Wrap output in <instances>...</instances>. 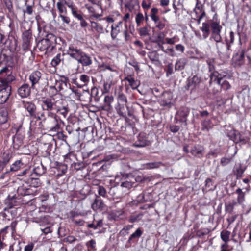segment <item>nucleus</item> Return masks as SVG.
I'll return each instance as SVG.
<instances>
[{
	"label": "nucleus",
	"mask_w": 251,
	"mask_h": 251,
	"mask_svg": "<svg viewBox=\"0 0 251 251\" xmlns=\"http://www.w3.org/2000/svg\"><path fill=\"white\" fill-rule=\"evenodd\" d=\"M15 80V76L7 67L0 71V104L6 102L11 91L10 83Z\"/></svg>",
	"instance_id": "1"
},
{
	"label": "nucleus",
	"mask_w": 251,
	"mask_h": 251,
	"mask_svg": "<svg viewBox=\"0 0 251 251\" xmlns=\"http://www.w3.org/2000/svg\"><path fill=\"white\" fill-rule=\"evenodd\" d=\"M44 126L50 131L57 132L60 128L61 124H64L63 121L56 113L49 112L46 117L42 120Z\"/></svg>",
	"instance_id": "2"
},
{
	"label": "nucleus",
	"mask_w": 251,
	"mask_h": 251,
	"mask_svg": "<svg viewBox=\"0 0 251 251\" xmlns=\"http://www.w3.org/2000/svg\"><path fill=\"white\" fill-rule=\"evenodd\" d=\"M63 102L62 99L57 97H50L47 98L42 101V107L44 110H47L49 112L56 110L59 104H62Z\"/></svg>",
	"instance_id": "3"
},
{
	"label": "nucleus",
	"mask_w": 251,
	"mask_h": 251,
	"mask_svg": "<svg viewBox=\"0 0 251 251\" xmlns=\"http://www.w3.org/2000/svg\"><path fill=\"white\" fill-rule=\"evenodd\" d=\"M56 37L52 33H49L46 38L41 40L37 44V47L41 51H45L50 48L52 50L54 47Z\"/></svg>",
	"instance_id": "4"
},
{
	"label": "nucleus",
	"mask_w": 251,
	"mask_h": 251,
	"mask_svg": "<svg viewBox=\"0 0 251 251\" xmlns=\"http://www.w3.org/2000/svg\"><path fill=\"white\" fill-rule=\"evenodd\" d=\"M217 73H211L210 74L211 80L213 79L214 81H216L217 83L221 86L222 89L224 90H228L231 88V85L229 83L225 80H223L222 77L219 75H216Z\"/></svg>",
	"instance_id": "5"
},
{
	"label": "nucleus",
	"mask_w": 251,
	"mask_h": 251,
	"mask_svg": "<svg viewBox=\"0 0 251 251\" xmlns=\"http://www.w3.org/2000/svg\"><path fill=\"white\" fill-rule=\"evenodd\" d=\"M32 39V32L30 29L25 31L22 35V48L24 50H27L30 47V42Z\"/></svg>",
	"instance_id": "6"
},
{
	"label": "nucleus",
	"mask_w": 251,
	"mask_h": 251,
	"mask_svg": "<svg viewBox=\"0 0 251 251\" xmlns=\"http://www.w3.org/2000/svg\"><path fill=\"white\" fill-rule=\"evenodd\" d=\"M245 50H239L232 57V62L235 67L241 66L244 63Z\"/></svg>",
	"instance_id": "7"
},
{
	"label": "nucleus",
	"mask_w": 251,
	"mask_h": 251,
	"mask_svg": "<svg viewBox=\"0 0 251 251\" xmlns=\"http://www.w3.org/2000/svg\"><path fill=\"white\" fill-rule=\"evenodd\" d=\"M83 53V52L81 49H78L74 45H70L67 50V54L77 61L81 56Z\"/></svg>",
	"instance_id": "8"
},
{
	"label": "nucleus",
	"mask_w": 251,
	"mask_h": 251,
	"mask_svg": "<svg viewBox=\"0 0 251 251\" xmlns=\"http://www.w3.org/2000/svg\"><path fill=\"white\" fill-rule=\"evenodd\" d=\"M72 1L70 0H58V1L56 3V7L58 11L60 14H66L67 13V10L66 6H67L69 8Z\"/></svg>",
	"instance_id": "9"
},
{
	"label": "nucleus",
	"mask_w": 251,
	"mask_h": 251,
	"mask_svg": "<svg viewBox=\"0 0 251 251\" xmlns=\"http://www.w3.org/2000/svg\"><path fill=\"white\" fill-rule=\"evenodd\" d=\"M31 93V88L29 84L24 83L18 89V94L22 98L28 97Z\"/></svg>",
	"instance_id": "10"
},
{
	"label": "nucleus",
	"mask_w": 251,
	"mask_h": 251,
	"mask_svg": "<svg viewBox=\"0 0 251 251\" xmlns=\"http://www.w3.org/2000/svg\"><path fill=\"white\" fill-rule=\"evenodd\" d=\"M42 74L39 71H35L31 73L29 76V79L31 83V87L34 88L35 85L39 83L42 78Z\"/></svg>",
	"instance_id": "11"
},
{
	"label": "nucleus",
	"mask_w": 251,
	"mask_h": 251,
	"mask_svg": "<svg viewBox=\"0 0 251 251\" xmlns=\"http://www.w3.org/2000/svg\"><path fill=\"white\" fill-rule=\"evenodd\" d=\"M23 107L29 113L30 117H35L36 115V106L31 102L23 101Z\"/></svg>",
	"instance_id": "12"
},
{
	"label": "nucleus",
	"mask_w": 251,
	"mask_h": 251,
	"mask_svg": "<svg viewBox=\"0 0 251 251\" xmlns=\"http://www.w3.org/2000/svg\"><path fill=\"white\" fill-rule=\"evenodd\" d=\"M114 101V97L112 95H105L104 99V104L102 109L109 111L112 110V103Z\"/></svg>",
	"instance_id": "13"
},
{
	"label": "nucleus",
	"mask_w": 251,
	"mask_h": 251,
	"mask_svg": "<svg viewBox=\"0 0 251 251\" xmlns=\"http://www.w3.org/2000/svg\"><path fill=\"white\" fill-rule=\"evenodd\" d=\"M89 81V76L86 75H82L79 76V79L75 80V84L78 87L82 88L85 86H86Z\"/></svg>",
	"instance_id": "14"
},
{
	"label": "nucleus",
	"mask_w": 251,
	"mask_h": 251,
	"mask_svg": "<svg viewBox=\"0 0 251 251\" xmlns=\"http://www.w3.org/2000/svg\"><path fill=\"white\" fill-rule=\"evenodd\" d=\"M189 114V109L188 107H183L177 112V116L180 118L181 122H186L187 117Z\"/></svg>",
	"instance_id": "15"
},
{
	"label": "nucleus",
	"mask_w": 251,
	"mask_h": 251,
	"mask_svg": "<svg viewBox=\"0 0 251 251\" xmlns=\"http://www.w3.org/2000/svg\"><path fill=\"white\" fill-rule=\"evenodd\" d=\"M190 152L194 156L201 158L203 156V149L200 145L195 146L191 148Z\"/></svg>",
	"instance_id": "16"
},
{
	"label": "nucleus",
	"mask_w": 251,
	"mask_h": 251,
	"mask_svg": "<svg viewBox=\"0 0 251 251\" xmlns=\"http://www.w3.org/2000/svg\"><path fill=\"white\" fill-rule=\"evenodd\" d=\"M128 107L126 105V103H117V104L115 107L117 113L123 117H125L126 116V109Z\"/></svg>",
	"instance_id": "17"
},
{
	"label": "nucleus",
	"mask_w": 251,
	"mask_h": 251,
	"mask_svg": "<svg viewBox=\"0 0 251 251\" xmlns=\"http://www.w3.org/2000/svg\"><path fill=\"white\" fill-rule=\"evenodd\" d=\"M105 205L101 200L96 199L93 203L91 204V208L94 211L102 210L103 209Z\"/></svg>",
	"instance_id": "18"
},
{
	"label": "nucleus",
	"mask_w": 251,
	"mask_h": 251,
	"mask_svg": "<svg viewBox=\"0 0 251 251\" xmlns=\"http://www.w3.org/2000/svg\"><path fill=\"white\" fill-rule=\"evenodd\" d=\"M78 62L81 63L82 66H87L92 64V60L90 57L83 52L81 56L77 60Z\"/></svg>",
	"instance_id": "19"
},
{
	"label": "nucleus",
	"mask_w": 251,
	"mask_h": 251,
	"mask_svg": "<svg viewBox=\"0 0 251 251\" xmlns=\"http://www.w3.org/2000/svg\"><path fill=\"white\" fill-rule=\"evenodd\" d=\"M201 81V80L200 77L197 75H194L189 81L188 86L192 87V88H196L199 86Z\"/></svg>",
	"instance_id": "20"
},
{
	"label": "nucleus",
	"mask_w": 251,
	"mask_h": 251,
	"mask_svg": "<svg viewBox=\"0 0 251 251\" xmlns=\"http://www.w3.org/2000/svg\"><path fill=\"white\" fill-rule=\"evenodd\" d=\"M55 111H56L57 113L61 115L63 117L65 118L66 117L69 110L67 106L62 105V103L59 104L58 108H56Z\"/></svg>",
	"instance_id": "21"
},
{
	"label": "nucleus",
	"mask_w": 251,
	"mask_h": 251,
	"mask_svg": "<svg viewBox=\"0 0 251 251\" xmlns=\"http://www.w3.org/2000/svg\"><path fill=\"white\" fill-rule=\"evenodd\" d=\"M8 119V111L6 108L0 109V124L5 123Z\"/></svg>",
	"instance_id": "22"
},
{
	"label": "nucleus",
	"mask_w": 251,
	"mask_h": 251,
	"mask_svg": "<svg viewBox=\"0 0 251 251\" xmlns=\"http://www.w3.org/2000/svg\"><path fill=\"white\" fill-rule=\"evenodd\" d=\"M67 86L66 82L62 80H56L55 81V85L51 88H54L56 91H60L65 88Z\"/></svg>",
	"instance_id": "23"
},
{
	"label": "nucleus",
	"mask_w": 251,
	"mask_h": 251,
	"mask_svg": "<svg viewBox=\"0 0 251 251\" xmlns=\"http://www.w3.org/2000/svg\"><path fill=\"white\" fill-rule=\"evenodd\" d=\"M11 158L12 154L11 153L9 152H4L2 154L1 158L0 160V163L4 166L9 162Z\"/></svg>",
	"instance_id": "24"
},
{
	"label": "nucleus",
	"mask_w": 251,
	"mask_h": 251,
	"mask_svg": "<svg viewBox=\"0 0 251 251\" xmlns=\"http://www.w3.org/2000/svg\"><path fill=\"white\" fill-rule=\"evenodd\" d=\"M122 22L120 21L118 23V25H115V26L112 25L111 26V36L113 39H115L120 32V30L119 29V25H121Z\"/></svg>",
	"instance_id": "25"
},
{
	"label": "nucleus",
	"mask_w": 251,
	"mask_h": 251,
	"mask_svg": "<svg viewBox=\"0 0 251 251\" xmlns=\"http://www.w3.org/2000/svg\"><path fill=\"white\" fill-rule=\"evenodd\" d=\"M186 64V60L185 58H180L178 60L175 64V68L176 70H182L184 68Z\"/></svg>",
	"instance_id": "26"
},
{
	"label": "nucleus",
	"mask_w": 251,
	"mask_h": 251,
	"mask_svg": "<svg viewBox=\"0 0 251 251\" xmlns=\"http://www.w3.org/2000/svg\"><path fill=\"white\" fill-rule=\"evenodd\" d=\"M210 40H214L216 42V48L218 50H219L218 44L222 42V37L220 35V33H212L210 37Z\"/></svg>",
	"instance_id": "27"
},
{
	"label": "nucleus",
	"mask_w": 251,
	"mask_h": 251,
	"mask_svg": "<svg viewBox=\"0 0 251 251\" xmlns=\"http://www.w3.org/2000/svg\"><path fill=\"white\" fill-rule=\"evenodd\" d=\"M37 122V120H35L34 119H32L31 120L30 128L31 130L34 131L36 129H39L42 128L43 126L42 125V124H43L42 121H39V124L38 125L36 124Z\"/></svg>",
	"instance_id": "28"
},
{
	"label": "nucleus",
	"mask_w": 251,
	"mask_h": 251,
	"mask_svg": "<svg viewBox=\"0 0 251 251\" xmlns=\"http://www.w3.org/2000/svg\"><path fill=\"white\" fill-rule=\"evenodd\" d=\"M125 80L128 82L129 84L132 87V89H136L139 86V83L137 80H135V79L131 76H128L125 78Z\"/></svg>",
	"instance_id": "29"
},
{
	"label": "nucleus",
	"mask_w": 251,
	"mask_h": 251,
	"mask_svg": "<svg viewBox=\"0 0 251 251\" xmlns=\"http://www.w3.org/2000/svg\"><path fill=\"white\" fill-rule=\"evenodd\" d=\"M201 29L203 32L202 36L203 38H206L209 36L210 32L209 25L208 24L203 23Z\"/></svg>",
	"instance_id": "30"
},
{
	"label": "nucleus",
	"mask_w": 251,
	"mask_h": 251,
	"mask_svg": "<svg viewBox=\"0 0 251 251\" xmlns=\"http://www.w3.org/2000/svg\"><path fill=\"white\" fill-rule=\"evenodd\" d=\"M63 60V55L60 53L57 54L52 59L51 64L53 67L57 66Z\"/></svg>",
	"instance_id": "31"
},
{
	"label": "nucleus",
	"mask_w": 251,
	"mask_h": 251,
	"mask_svg": "<svg viewBox=\"0 0 251 251\" xmlns=\"http://www.w3.org/2000/svg\"><path fill=\"white\" fill-rule=\"evenodd\" d=\"M17 192L21 195H28L30 194L29 189L26 188L24 185H22L18 187Z\"/></svg>",
	"instance_id": "32"
},
{
	"label": "nucleus",
	"mask_w": 251,
	"mask_h": 251,
	"mask_svg": "<svg viewBox=\"0 0 251 251\" xmlns=\"http://www.w3.org/2000/svg\"><path fill=\"white\" fill-rule=\"evenodd\" d=\"M210 26L212 30V33H220L222 29V26L216 22H212Z\"/></svg>",
	"instance_id": "33"
},
{
	"label": "nucleus",
	"mask_w": 251,
	"mask_h": 251,
	"mask_svg": "<svg viewBox=\"0 0 251 251\" xmlns=\"http://www.w3.org/2000/svg\"><path fill=\"white\" fill-rule=\"evenodd\" d=\"M230 235V232L227 230H223L220 234L222 240L226 243L228 242Z\"/></svg>",
	"instance_id": "34"
},
{
	"label": "nucleus",
	"mask_w": 251,
	"mask_h": 251,
	"mask_svg": "<svg viewBox=\"0 0 251 251\" xmlns=\"http://www.w3.org/2000/svg\"><path fill=\"white\" fill-rule=\"evenodd\" d=\"M202 129L203 130H206L208 131L212 127L211 121L210 120H204L202 122Z\"/></svg>",
	"instance_id": "35"
},
{
	"label": "nucleus",
	"mask_w": 251,
	"mask_h": 251,
	"mask_svg": "<svg viewBox=\"0 0 251 251\" xmlns=\"http://www.w3.org/2000/svg\"><path fill=\"white\" fill-rule=\"evenodd\" d=\"M237 202L233 201L232 202L228 203L225 205V210L226 212L229 213H232L234 206L236 205Z\"/></svg>",
	"instance_id": "36"
},
{
	"label": "nucleus",
	"mask_w": 251,
	"mask_h": 251,
	"mask_svg": "<svg viewBox=\"0 0 251 251\" xmlns=\"http://www.w3.org/2000/svg\"><path fill=\"white\" fill-rule=\"evenodd\" d=\"M161 164V162H153L147 163L145 164V166L147 169H151L158 168Z\"/></svg>",
	"instance_id": "37"
},
{
	"label": "nucleus",
	"mask_w": 251,
	"mask_h": 251,
	"mask_svg": "<svg viewBox=\"0 0 251 251\" xmlns=\"http://www.w3.org/2000/svg\"><path fill=\"white\" fill-rule=\"evenodd\" d=\"M22 165L23 163L21 162V160H17L11 165L10 171H17L21 168Z\"/></svg>",
	"instance_id": "38"
},
{
	"label": "nucleus",
	"mask_w": 251,
	"mask_h": 251,
	"mask_svg": "<svg viewBox=\"0 0 251 251\" xmlns=\"http://www.w3.org/2000/svg\"><path fill=\"white\" fill-rule=\"evenodd\" d=\"M31 186L38 187L40 185V181L38 178H30L28 180Z\"/></svg>",
	"instance_id": "39"
},
{
	"label": "nucleus",
	"mask_w": 251,
	"mask_h": 251,
	"mask_svg": "<svg viewBox=\"0 0 251 251\" xmlns=\"http://www.w3.org/2000/svg\"><path fill=\"white\" fill-rule=\"evenodd\" d=\"M117 103H127V99L123 93H119L117 96Z\"/></svg>",
	"instance_id": "40"
},
{
	"label": "nucleus",
	"mask_w": 251,
	"mask_h": 251,
	"mask_svg": "<svg viewBox=\"0 0 251 251\" xmlns=\"http://www.w3.org/2000/svg\"><path fill=\"white\" fill-rule=\"evenodd\" d=\"M13 147L14 148L18 149L22 145V141L19 139L18 136H15L13 139Z\"/></svg>",
	"instance_id": "41"
},
{
	"label": "nucleus",
	"mask_w": 251,
	"mask_h": 251,
	"mask_svg": "<svg viewBox=\"0 0 251 251\" xmlns=\"http://www.w3.org/2000/svg\"><path fill=\"white\" fill-rule=\"evenodd\" d=\"M244 171L245 170L242 169L241 166H239L238 168H236L235 175L237 179H240L243 176Z\"/></svg>",
	"instance_id": "42"
},
{
	"label": "nucleus",
	"mask_w": 251,
	"mask_h": 251,
	"mask_svg": "<svg viewBox=\"0 0 251 251\" xmlns=\"http://www.w3.org/2000/svg\"><path fill=\"white\" fill-rule=\"evenodd\" d=\"M142 234V232L140 228H138L135 232L132 233L129 238V241L133 238H139Z\"/></svg>",
	"instance_id": "43"
},
{
	"label": "nucleus",
	"mask_w": 251,
	"mask_h": 251,
	"mask_svg": "<svg viewBox=\"0 0 251 251\" xmlns=\"http://www.w3.org/2000/svg\"><path fill=\"white\" fill-rule=\"evenodd\" d=\"M232 161V157H225L221 158L220 160V164L222 166H225L228 165Z\"/></svg>",
	"instance_id": "44"
},
{
	"label": "nucleus",
	"mask_w": 251,
	"mask_h": 251,
	"mask_svg": "<svg viewBox=\"0 0 251 251\" xmlns=\"http://www.w3.org/2000/svg\"><path fill=\"white\" fill-rule=\"evenodd\" d=\"M206 62L208 66L209 72L213 71L215 69V60L213 59H208L207 60Z\"/></svg>",
	"instance_id": "45"
},
{
	"label": "nucleus",
	"mask_w": 251,
	"mask_h": 251,
	"mask_svg": "<svg viewBox=\"0 0 251 251\" xmlns=\"http://www.w3.org/2000/svg\"><path fill=\"white\" fill-rule=\"evenodd\" d=\"M124 214V211L122 210L120 211H115L114 213H112L111 216V217L114 220H118L120 217L122 216Z\"/></svg>",
	"instance_id": "46"
},
{
	"label": "nucleus",
	"mask_w": 251,
	"mask_h": 251,
	"mask_svg": "<svg viewBox=\"0 0 251 251\" xmlns=\"http://www.w3.org/2000/svg\"><path fill=\"white\" fill-rule=\"evenodd\" d=\"M142 214H137L135 215H131L129 219V221L130 223H134L135 222L139 221L142 218Z\"/></svg>",
	"instance_id": "47"
},
{
	"label": "nucleus",
	"mask_w": 251,
	"mask_h": 251,
	"mask_svg": "<svg viewBox=\"0 0 251 251\" xmlns=\"http://www.w3.org/2000/svg\"><path fill=\"white\" fill-rule=\"evenodd\" d=\"M133 184H134V183L131 182L130 181L126 180L124 182H123L121 183V186L122 187L125 188L127 189H129L132 187Z\"/></svg>",
	"instance_id": "48"
},
{
	"label": "nucleus",
	"mask_w": 251,
	"mask_h": 251,
	"mask_svg": "<svg viewBox=\"0 0 251 251\" xmlns=\"http://www.w3.org/2000/svg\"><path fill=\"white\" fill-rule=\"evenodd\" d=\"M92 27L96 29V30L98 32H102L103 31V27L100 24L96 23V22H92Z\"/></svg>",
	"instance_id": "49"
},
{
	"label": "nucleus",
	"mask_w": 251,
	"mask_h": 251,
	"mask_svg": "<svg viewBox=\"0 0 251 251\" xmlns=\"http://www.w3.org/2000/svg\"><path fill=\"white\" fill-rule=\"evenodd\" d=\"M200 10V12H201V15L198 17V19H197V22H198V24H200L201 22V19L203 18V17L205 15V13L204 11L203 10H201V9H200V7H196L194 10L196 12V13H197V11L196 10Z\"/></svg>",
	"instance_id": "50"
},
{
	"label": "nucleus",
	"mask_w": 251,
	"mask_h": 251,
	"mask_svg": "<svg viewBox=\"0 0 251 251\" xmlns=\"http://www.w3.org/2000/svg\"><path fill=\"white\" fill-rule=\"evenodd\" d=\"M144 20V16L143 14L141 13H138L136 16L135 18L136 23L138 26L140 25V24Z\"/></svg>",
	"instance_id": "51"
},
{
	"label": "nucleus",
	"mask_w": 251,
	"mask_h": 251,
	"mask_svg": "<svg viewBox=\"0 0 251 251\" xmlns=\"http://www.w3.org/2000/svg\"><path fill=\"white\" fill-rule=\"evenodd\" d=\"M139 32L142 36H147L149 35V30L147 27L140 28L139 30Z\"/></svg>",
	"instance_id": "52"
},
{
	"label": "nucleus",
	"mask_w": 251,
	"mask_h": 251,
	"mask_svg": "<svg viewBox=\"0 0 251 251\" xmlns=\"http://www.w3.org/2000/svg\"><path fill=\"white\" fill-rule=\"evenodd\" d=\"M59 17L61 18L62 21L63 22V23H65L67 25H69L70 23V19L69 17L68 16H66L64 14H60L59 15Z\"/></svg>",
	"instance_id": "53"
},
{
	"label": "nucleus",
	"mask_w": 251,
	"mask_h": 251,
	"mask_svg": "<svg viewBox=\"0 0 251 251\" xmlns=\"http://www.w3.org/2000/svg\"><path fill=\"white\" fill-rule=\"evenodd\" d=\"M111 85L107 82H104L103 88L102 90V94L108 93L110 89Z\"/></svg>",
	"instance_id": "54"
},
{
	"label": "nucleus",
	"mask_w": 251,
	"mask_h": 251,
	"mask_svg": "<svg viewBox=\"0 0 251 251\" xmlns=\"http://www.w3.org/2000/svg\"><path fill=\"white\" fill-rule=\"evenodd\" d=\"M147 145V141L146 140H139L138 142L134 144V146L137 147H145Z\"/></svg>",
	"instance_id": "55"
},
{
	"label": "nucleus",
	"mask_w": 251,
	"mask_h": 251,
	"mask_svg": "<svg viewBox=\"0 0 251 251\" xmlns=\"http://www.w3.org/2000/svg\"><path fill=\"white\" fill-rule=\"evenodd\" d=\"M98 194L102 197H105L106 190L103 186H99L98 187Z\"/></svg>",
	"instance_id": "56"
},
{
	"label": "nucleus",
	"mask_w": 251,
	"mask_h": 251,
	"mask_svg": "<svg viewBox=\"0 0 251 251\" xmlns=\"http://www.w3.org/2000/svg\"><path fill=\"white\" fill-rule=\"evenodd\" d=\"M69 8L71 9L73 15L75 17L78 13L76 11V8L73 2H72L71 5H70Z\"/></svg>",
	"instance_id": "57"
},
{
	"label": "nucleus",
	"mask_w": 251,
	"mask_h": 251,
	"mask_svg": "<svg viewBox=\"0 0 251 251\" xmlns=\"http://www.w3.org/2000/svg\"><path fill=\"white\" fill-rule=\"evenodd\" d=\"M7 204L9 208H11L16 205V201L14 198H12L11 200L7 201Z\"/></svg>",
	"instance_id": "58"
},
{
	"label": "nucleus",
	"mask_w": 251,
	"mask_h": 251,
	"mask_svg": "<svg viewBox=\"0 0 251 251\" xmlns=\"http://www.w3.org/2000/svg\"><path fill=\"white\" fill-rule=\"evenodd\" d=\"M237 200L239 204H242L245 201V193L238 195Z\"/></svg>",
	"instance_id": "59"
},
{
	"label": "nucleus",
	"mask_w": 251,
	"mask_h": 251,
	"mask_svg": "<svg viewBox=\"0 0 251 251\" xmlns=\"http://www.w3.org/2000/svg\"><path fill=\"white\" fill-rule=\"evenodd\" d=\"M176 37H173L172 38H165V43L168 44L173 45L176 42Z\"/></svg>",
	"instance_id": "60"
},
{
	"label": "nucleus",
	"mask_w": 251,
	"mask_h": 251,
	"mask_svg": "<svg viewBox=\"0 0 251 251\" xmlns=\"http://www.w3.org/2000/svg\"><path fill=\"white\" fill-rule=\"evenodd\" d=\"M34 246L33 243H30L26 245L24 248V251H32Z\"/></svg>",
	"instance_id": "61"
},
{
	"label": "nucleus",
	"mask_w": 251,
	"mask_h": 251,
	"mask_svg": "<svg viewBox=\"0 0 251 251\" xmlns=\"http://www.w3.org/2000/svg\"><path fill=\"white\" fill-rule=\"evenodd\" d=\"M175 49L177 51L183 53L184 51V47L181 44H177L176 45Z\"/></svg>",
	"instance_id": "62"
},
{
	"label": "nucleus",
	"mask_w": 251,
	"mask_h": 251,
	"mask_svg": "<svg viewBox=\"0 0 251 251\" xmlns=\"http://www.w3.org/2000/svg\"><path fill=\"white\" fill-rule=\"evenodd\" d=\"M173 72V66L172 63H170L167 66V75H171Z\"/></svg>",
	"instance_id": "63"
},
{
	"label": "nucleus",
	"mask_w": 251,
	"mask_h": 251,
	"mask_svg": "<svg viewBox=\"0 0 251 251\" xmlns=\"http://www.w3.org/2000/svg\"><path fill=\"white\" fill-rule=\"evenodd\" d=\"M164 53L169 54L171 56H174L175 52L173 48H167Z\"/></svg>",
	"instance_id": "64"
}]
</instances>
